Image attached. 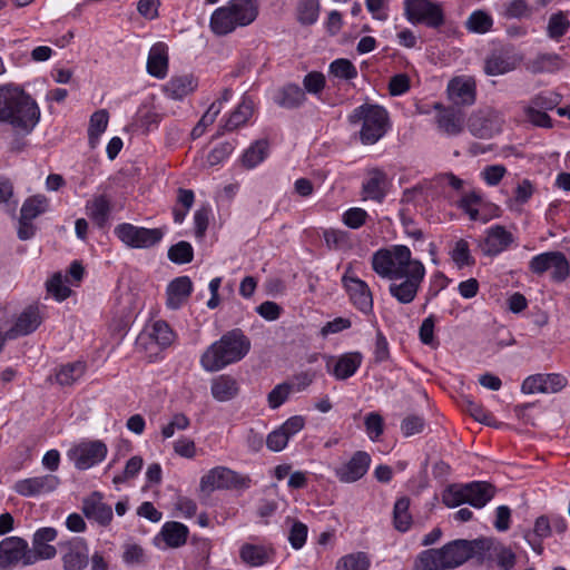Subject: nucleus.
I'll list each match as a JSON object with an SVG mask.
<instances>
[{
  "instance_id": "obj_1",
  "label": "nucleus",
  "mask_w": 570,
  "mask_h": 570,
  "mask_svg": "<svg viewBox=\"0 0 570 570\" xmlns=\"http://www.w3.org/2000/svg\"><path fill=\"white\" fill-rule=\"evenodd\" d=\"M40 119L36 100L19 87L0 88V122H7L26 134L32 131Z\"/></svg>"
},
{
  "instance_id": "obj_2",
  "label": "nucleus",
  "mask_w": 570,
  "mask_h": 570,
  "mask_svg": "<svg viewBox=\"0 0 570 570\" xmlns=\"http://www.w3.org/2000/svg\"><path fill=\"white\" fill-rule=\"evenodd\" d=\"M250 340L240 328H234L213 343L202 355L200 364L208 372H217L243 360L250 350Z\"/></svg>"
},
{
  "instance_id": "obj_3",
  "label": "nucleus",
  "mask_w": 570,
  "mask_h": 570,
  "mask_svg": "<svg viewBox=\"0 0 570 570\" xmlns=\"http://www.w3.org/2000/svg\"><path fill=\"white\" fill-rule=\"evenodd\" d=\"M474 557V540L456 539L440 549H428L420 552L414 563V570L455 569Z\"/></svg>"
},
{
  "instance_id": "obj_4",
  "label": "nucleus",
  "mask_w": 570,
  "mask_h": 570,
  "mask_svg": "<svg viewBox=\"0 0 570 570\" xmlns=\"http://www.w3.org/2000/svg\"><path fill=\"white\" fill-rule=\"evenodd\" d=\"M258 13V0H230L212 13L209 27L214 35L226 36L253 23Z\"/></svg>"
},
{
  "instance_id": "obj_5",
  "label": "nucleus",
  "mask_w": 570,
  "mask_h": 570,
  "mask_svg": "<svg viewBox=\"0 0 570 570\" xmlns=\"http://www.w3.org/2000/svg\"><path fill=\"white\" fill-rule=\"evenodd\" d=\"M413 263H421V261L412 258V253L405 245L380 248L371 257L372 269L380 277L389 281L401 279L404 272L412 268Z\"/></svg>"
},
{
  "instance_id": "obj_6",
  "label": "nucleus",
  "mask_w": 570,
  "mask_h": 570,
  "mask_svg": "<svg viewBox=\"0 0 570 570\" xmlns=\"http://www.w3.org/2000/svg\"><path fill=\"white\" fill-rule=\"evenodd\" d=\"M348 121L361 125L360 139L364 145H373L387 131L389 114L381 106L363 104L348 115Z\"/></svg>"
},
{
  "instance_id": "obj_7",
  "label": "nucleus",
  "mask_w": 570,
  "mask_h": 570,
  "mask_svg": "<svg viewBox=\"0 0 570 570\" xmlns=\"http://www.w3.org/2000/svg\"><path fill=\"white\" fill-rule=\"evenodd\" d=\"M475 557L479 564L499 570H512L517 562V556L512 549L503 542L491 537L474 539Z\"/></svg>"
},
{
  "instance_id": "obj_8",
  "label": "nucleus",
  "mask_w": 570,
  "mask_h": 570,
  "mask_svg": "<svg viewBox=\"0 0 570 570\" xmlns=\"http://www.w3.org/2000/svg\"><path fill=\"white\" fill-rule=\"evenodd\" d=\"M404 16L412 24L440 29L445 23L442 4L432 0H404Z\"/></svg>"
},
{
  "instance_id": "obj_9",
  "label": "nucleus",
  "mask_w": 570,
  "mask_h": 570,
  "mask_svg": "<svg viewBox=\"0 0 570 570\" xmlns=\"http://www.w3.org/2000/svg\"><path fill=\"white\" fill-rule=\"evenodd\" d=\"M252 480L248 475H242L226 466H215L200 479V490L213 492L214 490L248 489Z\"/></svg>"
},
{
  "instance_id": "obj_10",
  "label": "nucleus",
  "mask_w": 570,
  "mask_h": 570,
  "mask_svg": "<svg viewBox=\"0 0 570 570\" xmlns=\"http://www.w3.org/2000/svg\"><path fill=\"white\" fill-rule=\"evenodd\" d=\"M116 237L130 248H150L160 243L163 228H146L130 223H121L114 229Z\"/></svg>"
},
{
  "instance_id": "obj_11",
  "label": "nucleus",
  "mask_w": 570,
  "mask_h": 570,
  "mask_svg": "<svg viewBox=\"0 0 570 570\" xmlns=\"http://www.w3.org/2000/svg\"><path fill=\"white\" fill-rule=\"evenodd\" d=\"M425 277V267L421 263H413L412 268L404 272L399 281H391L389 293L401 304L412 303Z\"/></svg>"
},
{
  "instance_id": "obj_12",
  "label": "nucleus",
  "mask_w": 570,
  "mask_h": 570,
  "mask_svg": "<svg viewBox=\"0 0 570 570\" xmlns=\"http://www.w3.org/2000/svg\"><path fill=\"white\" fill-rule=\"evenodd\" d=\"M529 269L537 275H542L551 269V279L562 283L570 276V264L561 252H546L535 255L529 262Z\"/></svg>"
},
{
  "instance_id": "obj_13",
  "label": "nucleus",
  "mask_w": 570,
  "mask_h": 570,
  "mask_svg": "<svg viewBox=\"0 0 570 570\" xmlns=\"http://www.w3.org/2000/svg\"><path fill=\"white\" fill-rule=\"evenodd\" d=\"M342 284L348 294L352 305L365 315L373 314V295L366 282L358 278L352 269V264L348 265L344 275L342 276Z\"/></svg>"
},
{
  "instance_id": "obj_14",
  "label": "nucleus",
  "mask_w": 570,
  "mask_h": 570,
  "mask_svg": "<svg viewBox=\"0 0 570 570\" xmlns=\"http://www.w3.org/2000/svg\"><path fill=\"white\" fill-rule=\"evenodd\" d=\"M107 453L108 448L104 441L87 440L73 445L68 456L78 470H88L102 462Z\"/></svg>"
},
{
  "instance_id": "obj_15",
  "label": "nucleus",
  "mask_w": 570,
  "mask_h": 570,
  "mask_svg": "<svg viewBox=\"0 0 570 570\" xmlns=\"http://www.w3.org/2000/svg\"><path fill=\"white\" fill-rule=\"evenodd\" d=\"M502 120L490 107L473 111L466 120L471 135L480 139H490L501 131Z\"/></svg>"
},
{
  "instance_id": "obj_16",
  "label": "nucleus",
  "mask_w": 570,
  "mask_h": 570,
  "mask_svg": "<svg viewBox=\"0 0 570 570\" xmlns=\"http://www.w3.org/2000/svg\"><path fill=\"white\" fill-rule=\"evenodd\" d=\"M63 570H83L89 563V547L80 537L58 543Z\"/></svg>"
},
{
  "instance_id": "obj_17",
  "label": "nucleus",
  "mask_w": 570,
  "mask_h": 570,
  "mask_svg": "<svg viewBox=\"0 0 570 570\" xmlns=\"http://www.w3.org/2000/svg\"><path fill=\"white\" fill-rule=\"evenodd\" d=\"M45 306L38 303L28 305L17 317L14 324L6 332H2L6 341L14 340L33 333L43 322Z\"/></svg>"
},
{
  "instance_id": "obj_18",
  "label": "nucleus",
  "mask_w": 570,
  "mask_h": 570,
  "mask_svg": "<svg viewBox=\"0 0 570 570\" xmlns=\"http://www.w3.org/2000/svg\"><path fill=\"white\" fill-rule=\"evenodd\" d=\"M435 124L440 132L446 136H459L465 126V114L455 106L434 105Z\"/></svg>"
},
{
  "instance_id": "obj_19",
  "label": "nucleus",
  "mask_w": 570,
  "mask_h": 570,
  "mask_svg": "<svg viewBox=\"0 0 570 570\" xmlns=\"http://www.w3.org/2000/svg\"><path fill=\"white\" fill-rule=\"evenodd\" d=\"M371 455L365 451H356L347 462L334 469V475L342 483H354L361 480L371 466Z\"/></svg>"
},
{
  "instance_id": "obj_20",
  "label": "nucleus",
  "mask_w": 570,
  "mask_h": 570,
  "mask_svg": "<svg viewBox=\"0 0 570 570\" xmlns=\"http://www.w3.org/2000/svg\"><path fill=\"white\" fill-rule=\"evenodd\" d=\"M448 97L452 101V106L470 107L476 100V82L473 77L458 76L452 78L448 83Z\"/></svg>"
},
{
  "instance_id": "obj_21",
  "label": "nucleus",
  "mask_w": 570,
  "mask_h": 570,
  "mask_svg": "<svg viewBox=\"0 0 570 570\" xmlns=\"http://www.w3.org/2000/svg\"><path fill=\"white\" fill-rule=\"evenodd\" d=\"M515 238L502 225H493L485 230L484 238L480 242V248L485 256L494 257L509 249Z\"/></svg>"
},
{
  "instance_id": "obj_22",
  "label": "nucleus",
  "mask_w": 570,
  "mask_h": 570,
  "mask_svg": "<svg viewBox=\"0 0 570 570\" xmlns=\"http://www.w3.org/2000/svg\"><path fill=\"white\" fill-rule=\"evenodd\" d=\"M28 542L20 537H8L0 542V569L8 570L19 563L26 564Z\"/></svg>"
},
{
  "instance_id": "obj_23",
  "label": "nucleus",
  "mask_w": 570,
  "mask_h": 570,
  "mask_svg": "<svg viewBox=\"0 0 570 570\" xmlns=\"http://www.w3.org/2000/svg\"><path fill=\"white\" fill-rule=\"evenodd\" d=\"M60 484L57 475L45 474L40 476H32L17 481L13 484V490L21 497L30 498L55 491Z\"/></svg>"
},
{
  "instance_id": "obj_24",
  "label": "nucleus",
  "mask_w": 570,
  "mask_h": 570,
  "mask_svg": "<svg viewBox=\"0 0 570 570\" xmlns=\"http://www.w3.org/2000/svg\"><path fill=\"white\" fill-rule=\"evenodd\" d=\"M567 383V377L558 373L534 374L523 381L521 391L525 394L557 393L561 391Z\"/></svg>"
},
{
  "instance_id": "obj_25",
  "label": "nucleus",
  "mask_w": 570,
  "mask_h": 570,
  "mask_svg": "<svg viewBox=\"0 0 570 570\" xmlns=\"http://www.w3.org/2000/svg\"><path fill=\"white\" fill-rule=\"evenodd\" d=\"M390 180L382 169L373 168L368 170L367 177L362 184V195L364 199H371L382 203L389 191Z\"/></svg>"
},
{
  "instance_id": "obj_26",
  "label": "nucleus",
  "mask_w": 570,
  "mask_h": 570,
  "mask_svg": "<svg viewBox=\"0 0 570 570\" xmlns=\"http://www.w3.org/2000/svg\"><path fill=\"white\" fill-rule=\"evenodd\" d=\"M104 495L95 491L88 498L83 499L82 512L90 519L95 520L102 527H108L114 518L112 509L109 504L102 501Z\"/></svg>"
},
{
  "instance_id": "obj_27",
  "label": "nucleus",
  "mask_w": 570,
  "mask_h": 570,
  "mask_svg": "<svg viewBox=\"0 0 570 570\" xmlns=\"http://www.w3.org/2000/svg\"><path fill=\"white\" fill-rule=\"evenodd\" d=\"M198 88V78L193 73L174 75L163 85L161 90L173 100H183Z\"/></svg>"
},
{
  "instance_id": "obj_28",
  "label": "nucleus",
  "mask_w": 570,
  "mask_h": 570,
  "mask_svg": "<svg viewBox=\"0 0 570 570\" xmlns=\"http://www.w3.org/2000/svg\"><path fill=\"white\" fill-rule=\"evenodd\" d=\"M275 549L272 544L244 543L239 549L242 562L248 567H262L272 562L275 557Z\"/></svg>"
},
{
  "instance_id": "obj_29",
  "label": "nucleus",
  "mask_w": 570,
  "mask_h": 570,
  "mask_svg": "<svg viewBox=\"0 0 570 570\" xmlns=\"http://www.w3.org/2000/svg\"><path fill=\"white\" fill-rule=\"evenodd\" d=\"M193 289V282L188 276L174 278L166 289V306L169 309H179L187 302Z\"/></svg>"
},
{
  "instance_id": "obj_30",
  "label": "nucleus",
  "mask_w": 570,
  "mask_h": 570,
  "mask_svg": "<svg viewBox=\"0 0 570 570\" xmlns=\"http://www.w3.org/2000/svg\"><path fill=\"white\" fill-rule=\"evenodd\" d=\"M111 210L110 198L105 194L94 196L86 203V214L99 229L108 227Z\"/></svg>"
},
{
  "instance_id": "obj_31",
  "label": "nucleus",
  "mask_w": 570,
  "mask_h": 570,
  "mask_svg": "<svg viewBox=\"0 0 570 570\" xmlns=\"http://www.w3.org/2000/svg\"><path fill=\"white\" fill-rule=\"evenodd\" d=\"M169 58L168 47L164 42L155 43L148 55L147 72L157 78L164 79L168 73Z\"/></svg>"
},
{
  "instance_id": "obj_32",
  "label": "nucleus",
  "mask_w": 570,
  "mask_h": 570,
  "mask_svg": "<svg viewBox=\"0 0 570 570\" xmlns=\"http://www.w3.org/2000/svg\"><path fill=\"white\" fill-rule=\"evenodd\" d=\"M254 112V101L244 97L234 111L230 112L224 125L220 126L215 137H219L225 131H234L245 126Z\"/></svg>"
},
{
  "instance_id": "obj_33",
  "label": "nucleus",
  "mask_w": 570,
  "mask_h": 570,
  "mask_svg": "<svg viewBox=\"0 0 570 570\" xmlns=\"http://www.w3.org/2000/svg\"><path fill=\"white\" fill-rule=\"evenodd\" d=\"M274 101L285 109H297L306 101L305 90L296 83H286L276 91Z\"/></svg>"
},
{
  "instance_id": "obj_34",
  "label": "nucleus",
  "mask_w": 570,
  "mask_h": 570,
  "mask_svg": "<svg viewBox=\"0 0 570 570\" xmlns=\"http://www.w3.org/2000/svg\"><path fill=\"white\" fill-rule=\"evenodd\" d=\"M362 361L363 355L360 352L345 353L336 360L332 370H330V363H327V370L336 380H346L356 373Z\"/></svg>"
},
{
  "instance_id": "obj_35",
  "label": "nucleus",
  "mask_w": 570,
  "mask_h": 570,
  "mask_svg": "<svg viewBox=\"0 0 570 570\" xmlns=\"http://www.w3.org/2000/svg\"><path fill=\"white\" fill-rule=\"evenodd\" d=\"M469 504L481 509L492 500L495 494V487L487 481H472L466 483Z\"/></svg>"
},
{
  "instance_id": "obj_36",
  "label": "nucleus",
  "mask_w": 570,
  "mask_h": 570,
  "mask_svg": "<svg viewBox=\"0 0 570 570\" xmlns=\"http://www.w3.org/2000/svg\"><path fill=\"white\" fill-rule=\"evenodd\" d=\"M552 534L551 532V524H550V518L547 515H540L537 518L534 522V527L532 531H528L524 534L525 541L529 543V546L532 548V550L537 554H542L544 547H543V539L549 538Z\"/></svg>"
},
{
  "instance_id": "obj_37",
  "label": "nucleus",
  "mask_w": 570,
  "mask_h": 570,
  "mask_svg": "<svg viewBox=\"0 0 570 570\" xmlns=\"http://www.w3.org/2000/svg\"><path fill=\"white\" fill-rule=\"evenodd\" d=\"M159 535L168 548L176 549L186 544L189 535V529L180 522L168 521L163 525Z\"/></svg>"
},
{
  "instance_id": "obj_38",
  "label": "nucleus",
  "mask_w": 570,
  "mask_h": 570,
  "mask_svg": "<svg viewBox=\"0 0 570 570\" xmlns=\"http://www.w3.org/2000/svg\"><path fill=\"white\" fill-rule=\"evenodd\" d=\"M193 569L207 570L212 554L213 543L207 538L193 537L190 541Z\"/></svg>"
},
{
  "instance_id": "obj_39",
  "label": "nucleus",
  "mask_w": 570,
  "mask_h": 570,
  "mask_svg": "<svg viewBox=\"0 0 570 570\" xmlns=\"http://www.w3.org/2000/svg\"><path fill=\"white\" fill-rule=\"evenodd\" d=\"M269 154V141L258 139L254 141L242 155L240 163L244 168L253 169L263 163Z\"/></svg>"
},
{
  "instance_id": "obj_40",
  "label": "nucleus",
  "mask_w": 570,
  "mask_h": 570,
  "mask_svg": "<svg viewBox=\"0 0 570 570\" xmlns=\"http://www.w3.org/2000/svg\"><path fill=\"white\" fill-rule=\"evenodd\" d=\"M87 371V363L85 361H75L60 365L56 370V382L61 386H70L77 382Z\"/></svg>"
},
{
  "instance_id": "obj_41",
  "label": "nucleus",
  "mask_w": 570,
  "mask_h": 570,
  "mask_svg": "<svg viewBox=\"0 0 570 570\" xmlns=\"http://www.w3.org/2000/svg\"><path fill=\"white\" fill-rule=\"evenodd\" d=\"M321 12L320 0H297L295 6L296 21L303 27H311L318 20Z\"/></svg>"
},
{
  "instance_id": "obj_42",
  "label": "nucleus",
  "mask_w": 570,
  "mask_h": 570,
  "mask_svg": "<svg viewBox=\"0 0 570 570\" xmlns=\"http://www.w3.org/2000/svg\"><path fill=\"white\" fill-rule=\"evenodd\" d=\"M238 393L237 382L229 375H220L212 383V395L219 402L229 401Z\"/></svg>"
},
{
  "instance_id": "obj_43",
  "label": "nucleus",
  "mask_w": 570,
  "mask_h": 570,
  "mask_svg": "<svg viewBox=\"0 0 570 570\" xmlns=\"http://www.w3.org/2000/svg\"><path fill=\"white\" fill-rule=\"evenodd\" d=\"M109 121V114L106 109L95 111L89 120L88 142L90 148H96L100 136L106 131Z\"/></svg>"
},
{
  "instance_id": "obj_44",
  "label": "nucleus",
  "mask_w": 570,
  "mask_h": 570,
  "mask_svg": "<svg viewBox=\"0 0 570 570\" xmlns=\"http://www.w3.org/2000/svg\"><path fill=\"white\" fill-rule=\"evenodd\" d=\"M514 68V60L504 52H493L487 58L484 63V71L490 76L503 75Z\"/></svg>"
},
{
  "instance_id": "obj_45",
  "label": "nucleus",
  "mask_w": 570,
  "mask_h": 570,
  "mask_svg": "<svg viewBox=\"0 0 570 570\" xmlns=\"http://www.w3.org/2000/svg\"><path fill=\"white\" fill-rule=\"evenodd\" d=\"M325 245L334 250H348L353 246L352 235L347 230L327 228L323 232Z\"/></svg>"
},
{
  "instance_id": "obj_46",
  "label": "nucleus",
  "mask_w": 570,
  "mask_h": 570,
  "mask_svg": "<svg viewBox=\"0 0 570 570\" xmlns=\"http://www.w3.org/2000/svg\"><path fill=\"white\" fill-rule=\"evenodd\" d=\"M393 525L400 532H406L412 525V515L410 513V499L407 497L399 498L393 508Z\"/></svg>"
},
{
  "instance_id": "obj_47",
  "label": "nucleus",
  "mask_w": 570,
  "mask_h": 570,
  "mask_svg": "<svg viewBox=\"0 0 570 570\" xmlns=\"http://www.w3.org/2000/svg\"><path fill=\"white\" fill-rule=\"evenodd\" d=\"M149 340L156 343L160 350L169 347L176 340V333L166 321L158 320L151 326Z\"/></svg>"
},
{
  "instance_id": "obj_48",
  "label": "nucleus",
  "mask_w": 570,
  "mask_h": 570,
  "mask_svg": "<svg viewBox=\"0 0 570 570\" xmlns=\"http://www.w3.org/2000/svg\"><path fill=\"white\" fill-rule=\"evenodd\" d=\"M570 30V19L564 11H558L549 17L547 35L554 41H560Z\"/></svg>"
},
{
  "instance_id": "obj_49",
  "label": "nucleus",
  "mask_w": 570,
  "mask_h": 570,
  "mask_svg": "<svg viewBox=\"0 0 570 570\" xmlns=\"http://www.w3.org/2000/svg\"><path fill=\"white\" fill-rule=\"evenodd\" d=\"M195 202V194L191 189L178 188L177 202L173 208L174 222L181 224Z\"/></svg>"
},
{
  "instance_id": "obj_50",
  "label": "nucleus",
  "mask_w": 570,
  "mask_h": 570,
  "mask_svg": "<svg viewBox=\"0 0 570 570\" xmlns=\"http://www.w3.org/2000/svg\"><path fill=\"white\" fill-rule=\"evenodd\" d=\"M493 27V18L490 13L484 10H474L465 22V28L470 32L474 33H487L491 31Z\"/></svg>"
},
{
  "instance_id": "obj_51",
  "label": "nucleus",
  "mask_w": 570,
  "mask_h": 570,
  "mask_svg": "<svg viewBox=\"0 0 570 570\" xmlns=\"http://www.w3.org/2000/svg\"><path fill=\"white\" fill-rule=\"evenodd\" d=\"M462 410L470 414L475 421L491 425L494 420L493 414L488 411L480 402L470 397H464L461 401Z\"/></svg>"
},
{
  "instance_id": "obj_52",
  "label": "nucleus",
  "mask_w": 570,
  "mask_h": 570,
  "mask_svg": "<svg viewBox=\"0 0 570 570\" xmlns=\"http://www.w3.org/2000/svg\"><path fill=\"white\" fill-rule=\"evenodd\" d=\"M371 560L365 552H354L338 559L336 570H368Z\"/></svg>"
},
{
  "instance_id": "obj_53",
  "label": "nucleus",
  "mask_w": 570,
  "mask_h": 570,
  "mask_svg": "<svg viewBox=\"0 0 570 570\" xmlns=\"http://www.w3.org/2000/svg\"><path fill=\"white\" fill-rule=\"evenodd\" d=\"M442 502L449 508L469 503L465 484H450L442 493Z\"/></svg>"
},
{
  "instance_id": "obj_54",
  "label": "nucleus",
  "mask_w": 570,
  "mask_h": 570,
  "mask_svg": "<svg viewBox=\"0 0 570 570\" xmlns=\"http://www.w3.org/2000/svg\"><path fill=\"white\" fill-rule=\"evenodd\" d=\"M562 59L558 53H542L532 61L535 73L556 72L561 68Z\"/></svg>"
},
{
  "instance_id": "obj_55",
  "label": "nucleus",
  "mask_w": 570,
  "mask_h": 570,
  "mask_svg": "<svg viewBox=\"0 0 570 570\" xmlns=\"http://www.w3.org/2000/svg\"><path fill=\"white\" fill-rule=\"evenodd\" d=\"M167 255L175 264H188L194 259V248L190 243L180 240L169 247Z\"/></svg>"
},
{
  "instance_id": "obj_56",
  "label": "nucleus",
  "mask_w": 570,
  "mask_h": 570,
  "mask_svg": "<svg viewBox=\"0 0 570 570\" xmlns=\"http://www.w3.org/2000/svg\"><path fill=\"white\" fill-rule=\"evenodd\" d=\"M47 208V198L45 196L29 197L21 207V217L23 219H35Z\"/></svg>"
},
{
  "instance_id": "obj_57",
  "label": "nucleus",
  "mask_w": 570,
  "mask_h": 570,
  "mask_svg": "<svg viewBox=\"0 0 570 570\" xmlns=\"http://www.w3.org/2000/svg\"><path fill=\"white\" fill-rule=\"evenodd\" d=\"M451 257L459 268L473 266L475 264V259L470 252L469 243L463 238L455 243Z\"/></svg>"
},
{
  "instance_id": "obj_58",
  "label": "nucleus",
  "mask_w": 570,
  "mask_h": 570,
  "mask_svg": "<svg viewBox=\"0 0 570 570\" xmlns=\"http://www.w3.org/2000/svg\"><path fill=\"white\" fill-rule=\"evenodd\" d=\"M144 465V460L139 455L131 456L121 473L114 476L112 482L116 485L126 483L127 481L135 479L139 472L141 471Z\"/></svg>"
},
{
  "instance_id": "obj_59",
  "label": "nucleus",
  "mask_w": 570,
  "mask_h": 570,
  "mask_svg": "<svg viewBox=\"0 0 570 570\" xmlns=\"http://www.w3.org/2000/svg\"><path fill=\"white\" fill-rule=\"evenodd\" d=\"M330 73L340 79L352 80L357 77V69L348 59L340 58L331 62Z\"/></svg>"
},
{
  "instance_id": "obj_60",
  "label": "nucleus",
  "mask_w": 570,
  "mask_h": 570,
  "mask_svg": "<svg viewBox=\"0 0 570 570\" xmlns=\"http://www.w3.org/2000/svg\"><path fill=\"white\" fill-rule=\"evenodd\" d=\"M33 549H30L28 547V554L26 564H33L39 560H50L53 559L57 554L56 547L49 544V543H32Z\"/></svg>"
},
{
  "instance_id": "obj_61",
  "label": "nucleus",
  "mask_w": 570,
  "mask_h": 570,
  "mask_svg": "<svg viewBox=\"0 0 570 570\" xmlns=\"http://www.w3.org/2000/svg\"><path fill=\"white\" fill-rule=\"evenodd\" d=\"M368 217L370 216L365 209L361 207H352L343 213L342 222L348 228L358 229L366 224Z\"/></svg>"
},
{
  "instance_id": "obj_62",
  "label": "nucleus",
  "mask_w": 570,
  "mask_h": 570,
  "mask_svg": "<svg viewBox=\"0 0 570 570\" xmlns=\"http://www.w3.org/2000/svg\"><path fill=\"white\" fill-rule=\"evenodd\" d=\"M46 288L58 302L67 299L71 295V289L63 284L60 273H55L46 283Z\"/></svg>"
},
{
  "instance_id": "obj_63",
  "label": "nucleus",
  "mask_w": 570,
  "mask_h": 570,
  "mask_svg": "<svg viewBox=\"0 0 570 570\" xmlns=\"http://www.w3.org/2000/svg\"><path fill=\"white\" fill-rule=\"evenodd\" d=\"M560 95L552 91H543L532 97L529 106L547 111L554 109L560 104Z\"/></svg>"
},
{
  "instance_id": "obj_64",
  "label": "nucleus",
  "mask_w": 570,
  "mask_h": 570,
  "mask_svg": "<svg viewBox=\"0 0 570 570\" xmlns=\"http://www.w3.org/2000/svg\"><path fill=\"white\" fill-rule=\"evenodd\" d=\"M365 431L372 441H376L384 433V419L377 412H370L364 420Z\"/></svg>"
}]
</instances>
